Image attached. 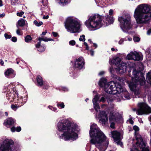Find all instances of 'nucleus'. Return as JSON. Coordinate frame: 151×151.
Masks as SVG:
<instances>
[{"mask_svg":"<svg viewBox=\"0 0 151 151\" xmlns=\"http://www.w3.org/2000/svg\"><path fill=\"white\" fill-rule=\"evenodd\" d=\"M39 4L40 5L42 4L43 6H46L48 4L47 0H42L41 1L39 2Z\"/></svg>","mask_w":151,"mask_h":151,"instance_id":"25","label":"nucleus"},{"mask_svg":"<svg viewBox=\"0 0 151 151\" xmlns=\"http://www.w3.org/2000/svg\"><path fill=\"white\" fill-rule=\"evenodd\" d=\"M111 50L112 51H117L118 50L117 49H115L113 47H112L111 48Z\"/></svg>","mask_w":151,"mask_h":151,"instance_id":"57","label":"nucleus"},{"mask_svg":"<svg viewBox=\"0 0 151 151\" xmlns=\"http://www.w3.org/2000/svg\"><path fill=\"white\" fill-rule=\"evenodd\" d=\"M151 33V28H150L148 30V31H147V34L148 35H150Z\"/></svg>","mask_w":151,"mask_h":151,"instance_id":"47","label":"nucleus"},{"mask_svg":"<svg viewBox=\"0 0 151 151\" xmlns=\"http://www.w3.org/2000/svg\"><path fill=\"white\" fill-rule=\"evenodd\" d=\"M37 85L40 86H42L43 84V81L42 77L38 75L37 77Z\"/></svg>","mask_w":151,"mask_h":151,"instance_id":"21","label":"nucleus"},{"mask_svg":"<svg viewBox=\"0 0 151 151\" xmlns=\"http://www.w3.org/2000/svg\"><path fill=\"white\" fill-rule=\"evenodd\" d=\"M113 11L112 9H110L109 12V14L110 15H111L113 13Z\"/></svg>","mask_w":151,"mask_h":151,"instance_id":"49","label":"nucleus"},{"mask_svg":"<svg viewBox=\"0 0 151 151\" xmlns=\"http://www.w3.org/2000/svg\"><path fill=\"white\" fill-rule=\"evenodd\" d=\"M40 50H39L40 51H44L45 48V45H42L41 46V47H40L39 48Z\"/></svg>","mask_w":151,"mask_h":151,"instance_id":"33","label":"nucleus"},{"mask_svg":"<svg viewBox=\"0 0 151 151\" xmlns=\"http://www.w3.org/2000/svg\"><path fill=\"white\" fill-rule=\"evenodd\" d=\"M62 89V90L64 91H68V89L66 87H63Z\"/></svg>","mask_w":151,"mask_h":151,"instance_id":"53","label":"nucleus"},{"mask_svg":"<svg viewBox=\"0 0 151 151\" xmlns=\"http://www.w3.org/2000/svg\"><path fill=\"white\" fill-rule=\"evenodd\" d=\"M52 34L54 37H56L58 35V34L57 32H52Z\"/></svg>","mask_w":151,"mask_h":151,"instance_id":"50","label":"nucleus"},{"mask_svg":"<svg viewBox=\"0 0 151 151\" xmlns=\"http://www.w3.org/2000/svg\"><path fill=\"white\" fill-rule=\"evenodd\" d=\"M107 80L105 78H102L100 80L99 85L100 87H104L105 91L107 93L113 94H120L123 92L124 97L127 99H129V94L127 91H123L121 85L119 82L111 81L107 83Z\"/></svg>","mask_w":151,"mask_h":151,"instance_id":"2","label":"nucleus"},{"mask_svg":"<svg viewBox=\"0 0 151 151\" xmlns=\"http://www.w3.org/2000/svg\"><path fill=\"white\" fill-rule=\"evenodd\" d=\"M129 122L130 124H133L134 123V121L131 119H130L129 120Z\"/></svg>","mask_w":151,"mask_h":151,"instance_id":"52","label":"nucleus"},{"mask_svg":"<svg viewBox=\"0 0 151 151\" xmlns=\"http://www.w3.org/2000/svg\"><path fill=\"white\" fill-rule=\"evenodd\" d=\"M114 21L113 17L109 15L104 17L95 14L90 17L85 24L89 29L94 30L100 28L103 25L106 26L112 24Z\"/></svg>","mask_w":151,"mask_h":151,"instance_id":"1","label":"nucleus"},{"mask_svg":"<svg viewBox=\"0 0 151 151\" xmlns=\"http://www.w3.org/2000/svg\"><path fill=\"white\" fill-rule=\"evenodd\" d=\"M32 39L31 37L29 35H27L25 38V41L27 42H29Z\"/></svg>","mask_w":151,"mask_h":151,"instance_id":"29","label":"nucleus"},{"mask_svg":"<svg viewBox=\"0 0 151 151\" xmlns=\"http://www.w3.org/2000/svg\"><path fill=\"white\" fill-rule=\"evenodd\" d=\"M14 142L12 140H6L4 143L0 146V151H11V146L14 144Z\"/></svg>","mask_w":151,"mask_h":151,"instance_id":"13","label":"nucleus"},{"mask_svg":"<svg viewBox=\"0 0 151 151\" xmlns=\"http://www.w3.org/2000/svg\"><path fill=\"white\" fill-rule=\"evenodd\" d=\"M133 129L135 131V137L137 141L134 145L135 149L137 151H149L145 148V144L141 136L137 132L139 130V127L135 125L133 127ZM131 151H132V150Z\"/></svg>","mask_w":151,"mask_h":151,"instance_id":"8","label":"nucleus"},{"mask_svg":"<svg viewBox=\"0 0 151 151\" xmlns=\"http://www.w3.org/2000/svg\"><path fill=\"white\" fill-rule=\"evenodd\" d=\"M148 119L149 121L151 122V115L149 116V117L148 118Z\"/></svg>","mask_w":151,"mask_h":151,"instance_id":"64","label":"nucleus"},{"mask_svg":"<svg viewBox=\"0 0 151 151\" xmlns=\"http://www.w3.org/2000/svg\"><path fill=\"white\" fill-rule=\"evenodd\" d=\"M41 42L39 41L38 43L36 45V47L37 48H39L41 46H40Z\"/></svg>","mask_w":151,"mask_h":151,"instance_id":"40","label":"nucleus"},{"mask_svg":"<svg viewBox=\"0 0 151 151\" xmlns=\"http://www.w3.org/2000/svg\"><path fill=\"white\" fill-rule=\"evenodd\" d=\"M90 53L91 56H93L94 55V51L92 50H90Z\"/></svg>","mask_w":151,"mask_h":151,"instance_id":"48","label":"nucleus"},{"mask_svg":"<svg viewBox=\"0 0 151 151\" xmlns=\"http://www.w3.org/2000/svg\"><path fill=\"white\" fill-rule=\"evenodd\" d=\"M146 79L147 82L151 84V70L147 74Z\"/></svg>","mask_w":151,"mask_h":151,"instance_id":"23","label":"nucleus"},{"mask_svg":"<svg viewBox=\"0 0 151 151\" xmlns=\"http://www.w3.org/2000/svg\"><path fill=\"white\" fill-rule=\"evenodd\" d=\"M127 58L128 60H133L135 61H139L143 60V56L141 54L134 51L131 52L127 55Z\"/></svg>","mask_w":151,"mask_h":151,"instance_id":"14","label":"nucleus"},{"mask_svg":"<svg viewBox=\"0 0 151 151\" xmlns=\"http://www.w3.org/2000/svg\"><path fill=\"white\" fill-rule=\"evenodd\" d=\"M14 70L12 68L8 69L4 73L5 76L9 78H14L15 76V75L13 73Z\"/></svg>","mask_w":151,"mask_h":151,"instance_id":"19","label":"nucleus"},{"mask_svg":"<svg viewBox=\"0 0 151 151\" xmlns=\"http://www.w3.org/2000/svg\"><path fill=\"white\" fill-rule=\"evenodd\" d=\"M49 18L48 15H47L46 16H44L43 17V19H47Z\"/></svg>","mask_w":151,"mask_h":151,"instance_id":"54","label":"nucleus"},{"mask_svg":"<svg viewBox=\"0 0 151 151\" xmlns=\"http://www.w3.org/2000/svg\"><path fill=\"white\" fill-rule=\"evenodd\" d=\"M100 122L103 125H105L108 122V118L106 112L104 111H100L97 117Z\"/></svg>","mask_w":151,"mask_h":151,"instance_id":"15","label":"nucleus"},{"mask_svg":"<svg viewBox=\"0 0 151 151\" xmlns=\"http://www.w3.org/2000/svg\"><path fill=\"white\" fill-rule=\"evenodd\" d=\"M128 66L130 68H133L135 66V64L134 63L129 62L128 63Z\"/></svg>","mask_w":151,"mask_h":151,"instance_id":"34","label":"nucleus"},{"mask_svg":"<svg viewBox=\"0 0 151 151\" xmlns=\"http://www.w3.org/2000/svg\"><path fill=\"white\" fill-rule=\"evenodd\" d=\"M19 106H17L15 105L12 104L11 105V108L14 110L15 111L17 109L18 107Z\"/></svg>","mask_w":151,"mask_h":151,"instance_id":"36","label":"nucleus"},{"mask_svg":"<svg viewBox=\"0 0 151 151\" xmlns=\"http://www.w3.org/2000/svg\"><path fill=\"white\" fill-rule=\"evenodd\" d=\"M111 133L112 137L114 140L115 142L118 145H120L122 147L123 145L120 141V133L116 131L112 132Z\"/></svg>","mask_w":151,"mask_h":151,"instance_id":"16","label":"nucleus"},{"mask_svg":"<svg viewBox=\"0 0 151 151\" xmlns=\"http://www.w3.org/2000/svg\"><path fill=\"white\" fill-rule=\"evenodd\" d=\"M118 20L120 23V27L123 31L126 32L132 28L131 17L129 15H128L125 17H120L118 18Z\"/></svg>","mask_w":151,"mask_h":151,"instance_id":"10","label":"nucleus"},{"mask_svg":"<svg viewBox=\"0 0 151 151\" xmlns=\"http://www.w3.org/2000/svg\"><path fill=\"white\" fill-rule=\"evenodd\" d=\"M134 77L132 78V81L128 83L130 90L134 92L135 95H138L140 93V86H144L146 89L147 85H145L146 81L144 74L139 70L137 71L134 69L133 72Z\"/></svg>","mask_w":151,"mask_h":151,"instance_id":"5","label":"nucleus"},{"mask_svg":"<svg viewBox=\"0 0 151 151\" xmlns=\"http://www.w3.org/2000/svg\"><path fill=\"white\" fill-rule=\"evenodd\" d=\"M64 24L67 31L72 33L78 32L81 26L77 19L72 17H67Z\"/></svg>","mask_w":151,"mask_h":151,"instance_id":"7","label":"nucleus"},{"mask_svg":"<svg viewBox=\"0 0 151 151\" xmlns=\"http://www.w3.org/2000/svg\"><path fill=\"white\" fill-rule=\"evenodd\" d=\"M4 36L6 39H10L12 38V36L11 35H8L7 33H5Z\"/></svg>","mask_w":151,"mask_h":151,"instance_id":"37","label":"nucleus"},{"mask_svg":"<svg viewBox=\"0 0 151 151\" xmlns=\"http://www.w3.org/2000/svg\"><path fill=\"white\" fill-rule=\"evenodd\" d=\"M43 39H44V37H39V38H38V40L39 41H40L41 42V40H43Z\"/></svg>","mask_w":151,"mask_h":151,"instance_id":"59","label":"nucleus"},{"mask_svg":"<svg viewBox=\"0 0 151 151\" xmlns=\"http://www.w3.org/2000/svg\"><path fill=\"white\" fill-rule=\"evenodd\" d=\"M16 32L17 35H21L22 34L19 29H18L17 30Z\"/></svg>","mask_w":151,"mask_h":151,"instance_id":"45","label":"nucleus"},{"mask_svg":"<svg viewBox=\"0 0 151 151\" xmlns=\"http://www.w3.org/2000/svg\"><path fill=\"white\" fill-rule=\"evenodd\" d=\"M104 71H102L100 72L99 73V75L101 76V75H103V74H104Z\"/></svg>","mask_w":151,"mask_h":151,"instance_id":"56","label":"nucleus"},{"mask_svg":"<svg viewBox=\"0 0 151 151\" xmlns=\"http://www.w3.org/2000/svg\"><path fill=\"white\" fill-rule=\"evenodd\" d=\"M109 62L110 64H115L117 66L116 70L118 73L122 74L127 70V68L126 64L122 62L119 57H117L112 60L110 59Z\"/></svg>","mask_w":151,"mask_h":151,"instance_id":"9","label":"nucleus"},{"mask_svg":"<svg viewBox=\"0 0 151 151\" xmlns=\"http://www.w3.org/2000/svg\"><path fill=\"white\" fill-rule=\"evenodd\" d=\"M0 63L1 65H3V64H4V61L2 60H1V61L0 62Z\"/></svg>","mask_w":151,"mask_h":151,"instance_id":"63","label":"nucleus"},{"mask_svg":"<svg viewBox=\"0 0 151 151\" xmlns=\"http://www.w3.org/2000/svg\"><path fill=\"white\" fill-rule=\"evenodd\" d=\"M15 122V120L12 118H8L4 121V124L6 126L8 127L9 126L13 125Z\"/></svg>","mask_w":151,"mask_h":151,"instance_id":"20","label":"nucleus"},{"mask_svg":"<svg viewBox=\"0 0 151 151\" xmlns=\"http://www.w3.org/2000/svg\"><path fill=\"white\" fill-rule=\"evenodd\" d=\"M11 40L13 42H16L17 40V38L16 37H13L11 39Z\"/></svg>","mask_w":151,"mask_h":151,"instance_id":"42","label":"nucleus"},{"mask_svg":"<svg viewBox=\"0 0 151 151\" xmlns=\"http://www.w3.org/2000/svg\"><path fill=\"white\" fill-rule=\"evenodd\" d=\"M57 106L59 109H63L64 108L65 105L63 102H59L57 103Z\"/></svg>","mask_w":151,"mask_h":151,"instance_id":"26","label":"nucleus"},{"mask_svg":"<svg viewBox=\"0 0 151 151\" xmlns=\"http://www.w3.org/2000/svg\"><path fill=\"white\" fill-rule=\"evenodd\" d=\"M26 22H27L26 20L23 19H21L18 20L17 24L19 26L22 27L25 25Z\"/></svg>","mask_w":151,"mask_h":151,"instance_id":"22","label":"nucleus"},{"mask_svg":"<svg viewBox=\"0 0 151 151\" xmlns=\"http://www.w3.org/2000/svg\"><path fill=\"white\" fill-rule=\"evenodd\" d=\"M85 64L84 59L83 57H80L76 59L75 61V66L79 69L83 68Z\"/></svg>","mask_w":151,"mask_h":151,"instance_id":"18","label":"nucleus"},{"mask_svg":"<svg viewBox=\"0 0 151 151\" xmlns=\"http://www.w3.org/2000/svg\"><path fill=\"white\" fill-rule=\"evenodd\" d=\"M49 86L48 85L44 86L43 87V88L44 89H47L48 88Z\"/></svg>","mask_w":151,"mask_h":151,"instance_id":"60","label":"nucleus"},{"mask_svg":"<svg viewBox=\"0 0 151 151\" xmlns=\"http://www.w3.org/2000/svg\"><path fill=\"white\" fill-rule=\"evenodd\" d=\"M21 130V128L20 126L17 127V128H16L14 127H13L11 128V131L13 132H14L16 131L17 132H19Z\"/></svg>","mask_w":151,"mask_h":151,"instance_id":"24","label":"nucleus"},{"mask_svg":"<svg viewBox=\"0 0 151 151\" xmlns=\"http://www.w3.org/2000/svg\"><path fill=\"white\" fill-rule=\"evenodd\" d=\"M95 48H96L97 47V45L95 43H93V46Z\"/></svg>","mask_w":151,"mask_h":151,"instance_id":"61","label":"nucleus"},{"mask_svg":"<svg viewBox=\"0 0 151 151\" xmlns=\"http://www.w3.org/2000/svg\"><path fill=\"white\" fill-rule=\"evenodd\" d=\"M24 14V12L23 11H21L19 12H17V15L19 17H21L22 15Z\"/></svg>","mask_w":151,"mask_h":151,"instance_id":"39","label":"nucleus"},{"mask_svg":"<svg viewBox=\"0 0 151 151\" xmlns=\"http://www.w3.org/2000/svg\"><path fill=\"white\" fill-rule=\"evenodd\" d=\"M100 101L102 102H104L105 101V98L103 97H102L100 100Z\"/></svg>","mask_w":151,"mask_h":151,"instance_id":"46","label":"nucleus"},{"mask_svg":"<svg viewBox=\"0 0 151 151\" xmlns=\"http://www.w3.org/2000/svg\"><path fill=\"white\" fill-rule=\"evenodd\" d=\"M84 45L86 47V49L87 50H88L89 49V47L88 46L87 43L86 42H84Z\"/></svg>","mask_w":151,"mask_h":151,"instance_id":"43","label":"nucleus"},{"mask_svg":"<svg viewBox=\"0 0 151 151\" xmlns=\"http://www.w3.org/2000/svg\"><path fill=\"white\" fill-rule=\"evenodd\" d=\"M69 44L70 45L73 46L76 44V42L75 40H72L69 42Z\"/></svg>","mask_w":151,"mask_h":151,"instance_id":"38","label":"nucleus"},{"mask_svg":"<svg viewBox=\"0 0 151 151\" xmlns=\"http://www.w3.org/2000/svg\"><path fill=\"white\" fill-rule=\"evenodd\" d=\"M3 6L2 1L1 0H0V6Z\"/></svg>","mask_w":151,"mask_h":151,"instance_id":"62","label":"nucleus"},{"mask_svg":"<svg viewBox=\"0 0 151 151\" xmlns=\"http://www.w3.org/2000/svg\"><path fill=\"white\" fill-rule=\"evenodd\" d=\"M109 119L111 128L115 129L116 122L118 119V114L114 111H111L109 115Z\"/></svg>","mask_w":151,"mask_h":151,"instance_id":"12","label":"nucleus"},{"mask_svg":"<svg viewBox=\"0 0 151 151\" xmlns=\"http://www.w3.org/2000/svg\"><path fill=\"white\" fill-rule=\"evenodd\" d=\"M49 108L50 109H51L53 111H56L57 110L56 108L53 107L52 106H49Z\"/></svg>","mask_w":151,"mask_h":151,"instance_id":"41","label":"nucleus"},{"mask_svg":"<svg viewBox=\"0 0 151 151\" xmlns=\"http://www.w3.org/2000/svg\"><path fill=\"white\" fill-rule=\"evenodd\" d=\"M43 41L45 42H47L48 41V38L47 37H44Z\"/></svg>","mask_w":151,"mask_h":151,"instance_id":"58","label":"nucleus"},{"mask_svg":"<svg viewBox=\"0 0 151 151\" xmlns=\"http://www.w3.org/2000/svg\"><path fill=\"white\" fill-rule=\"evenodd\" d=\"M11 4L13 5L15 4L18 1L17 0H11Z\"/></svg>","mask_w":151,"mask_h":151,"instance_id":"44","label":"nucleus"},{"mask_svg":"<svg viewBox=\"0 0 151 151\" xmlns=\"http://www.w3.org/2000/svg\"><path fill=\"white\" fill-rule=\"evenodd\" d=\"M99 97L98 95H96L95 96L93 99V102H97L99 99Z\"/></svg>","mask_w":151,"mask_h":151,"instance_id":"31","label":"nucleus"},{"mask_svg":"<svg viewBox=\"0 0 151 151\" xmlns=\"http://www.w3.org/2000/svg\"><path fill=\"white\" fill-rule=\"evenodd\" d=\"M138 107L136 112L138 115L147 114L151 113V108L146 103H139L138 104Z\"/></svg>","mask_w":151,"mask_h":151,"instance_id":"11","label":"nucleus"},{"mask_svg":"<svg viewBox=\"0 0 151 151\" xmlns=\"http://www.w3.org/2000/svg\"><path fill=\"white\" fill-rule=\"evenodd\" d=\"M18 93L17 91L11 90L10 92H8L6 94V98L7 100L10 102L12 101L14 99L18 98Z\"/></svg>","mask_w":151,"mask_h":151,"instance_id":"17","label":"nucleus"},{"mask_svg":"<svg viewBox=\"0 0 151 151\" xmlns=\"http://www.w3.org/2000/svg\"><path fill=\"white\" fill-rule=\"evenodd\" d=\"M85 36L84 35H82L80 36L79 40L80 41L84 42L85 41Z\"/></svg>","mask_w":151,"mask_h":151,"instance_id":"32","label":"nucleus"},{"mask_svg":"<svg viewBox=\"0 0 151 151\" xmlns=\"http://www.w3.org/2000/svg\"><path fill=\"white\" fill-rule=\"evenodd\" d=\"M133 40L135 42H138L140 40V38L137 36H134L133 38Z\"/></svg>","mask_w":151,"mask_h":151,"instance_id":"35","label":"nucleus"},{"mask_svg":"<svg viewBox=\"0 0 151 151\" xmlns=\"http://www.w3.org/2000/svg\"><path fill=\"white\" fill-rule=\"evenodd\" d=\"M58 128L60 131L63 132L62 137L65 140H76L78 137L77 134L74 132L77 125L71 123L69 121L65 120L58 123Z\"/></svg>","mask_w":151,"mask_h":151,"instance_id":"3","label":"nucleus"},{"mask_svg":"<svg viewBox=\"0 0 151 151\" xmlns=\"http://www.w3.org/2000/svg\"><path fill=\"white\" fill-rule=\"evenodd\" d=\"M34 23L37 26H40L43 24V23L42 22H38L36 20H35L34 21Z\"/></svg>","mask_w":151,"mask_h":151,"instance_id":"30","label":"nucleus"},{"mask_svg":"<svg viewBox=\"0 0 151 151\" xmlns=\"http://www.w3.org/2000/svg\"><path fill=\"white\" fill-rule=\"evenodd\" d=\"M89 134L91 138V143L94 144L98 148L97 144L104 142V145L107 147L109 144L108 139L104 134L100 130L96 124H93L91 126Z\"/></svg>","mask_w":151,"mask_h":151,"instance_id":"6","label":"nucleus"},{"mask_svg":"<svg viewBox=\"0 0 151 151\" xmlns=\"http://www.w3.org/2000/svg\"><path fill=\"white\" fill-rule=\"evenodd\" d=\"M134 16L137 23L146 24L151 18V9L146 4L140 5L135 9Z\"/></svg>","mask_w":151,"mask_h":151,"instance_id":"4","label":"nucleus"},{"mask_svg":"<svg viewBox=\"0 0 151 151\" xmlns=\"http://www.w3.org/2000/svg\"><path fill=\"white\" fill-rule=\"evenodd\" d=\"M124 40H123V39H121L119 41V44H122L123 42H124Z\"/></svg>","mask_w":151,"mask_h":151,"instance_id":"51","label":"nucleus"},{"mask_svg":"<svg viewBox=\"0 0 151 151\" xmlns=\"http://www.w3.org/2000/svg\"><path fill=\"white\" fill-rule=\"evenodd\" d=\"M5 14L4 13H3L2 14H0V17H3L5 16Z\"/></svg>","mask_w":151,"mask_h":151,"instance_id":"55","label":"nucleus"},{"mask_svg":"<svg viewBox=\"0 0 151 151\" xmlns=\"http://www.w3.org/2000/svg\"><path fill=\"white\" fill-rule=\"evenodd\" d=\"M94 108L95 110L97 111H98V110L100 109L99 104L97 102H93Z\"/></svg>","mask_w":151,"mask_h":151,"instance_id":"28","label":"nucleus"},{"mask_svg":"<svg viewBox=\"0 0 151 151\" xmlns=\"http://www.w3.org/2000/svg\"><path fill=\"white\" fill-rule=\"evenodd\" d=\"M59 4L63 6L66 4L68 0H58Z\"/></svg>","mask_w":151,"mask_h":151,"instance_id":"27","label":"nucleus"}]
</instances>
